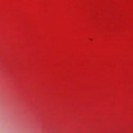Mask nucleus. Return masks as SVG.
Masks as SVG:
<instances>
[{
    "label": "nucleus",
    "instance_id": "nucleus-1",
    "mask_svg": "<svg viewBox=\"0 0 133 133\" xmlns=\"http://www.w3.org/2000/svg\"><path fill=\"white\" fill-rule=\"evenodd\" d=\"M90 40H92V39L91 38H90Z\"/></svg>",
    "mask_w": 133,
    "mask_h": 133
}]
</instances>
